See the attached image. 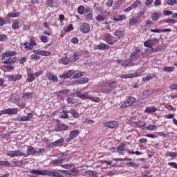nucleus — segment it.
Here are the masks:
<instances>
[{
    "mask_svg": "<svg viewBox=\"0 0 177 177\" xmlns=\"http://www.w3.org/2000/svg\"><path fill=\"white\" fill-rule=\"evenodd\" d=\"M45 151L44 149H39L38 151H35L34 147L29 146L26 149L27 156H41Z\"/></svg>",
    "mask_w": 177,
    "mask_h": 177,
    "instance_id": "f257e3e1",
    "label": "nucleus"
},
{
    "mask_svg": "<svg viewBox=\"0 0 177 177\" xmlns=\"http://www.w3.org/2000/svg\"><path fill=\"white\" fill-rule=\"evenodd\" d=\"M37 39L35 37L30 36L29 37V42H25L24 46L26 50H31L34 46H37Z\"/></svg>",
    "mask_w": 177,
    "mask_h": 177,
    "instance_id": "f03ea898",
    "label": "nucleus"
},
{
    "mask_svg": "<svg viewBox=\"0 0 177 177\" xmlns=\"http://www.w3.org/2000/svg\"><path fill=\"white\" fill-rule=\"evenodd\" d=\"M6 156H8V157H11L12 158H14V157H21L23 156H26V153L20 150H15V151H8Z\"/></svg>",
    "mask_w": 177,
    "mask_h": 177,
    "instance_id": "7ed1b4c3",
    "label": "nucleus"
},
{
    "mask_svg": "<svg viewBox=\"0 0 177 177\" xmlns=\"http://www.w3.org/2000/svg\"><path fill=\"white\" fill-rule=\"evenodd\" d=\"M104 41L109 45H114L117 42V38L111 36L110 34H107L104 36Z\"/></svg>",
    "mask_w": 177,
    "mask_h": 177,
    "instance_id": "20e7f679",
    "label": "nucleus"
},
{
    "mask_svg": "<svg viewBox=\"0 0 177 177\" xmlns=\"http://www.w3.org/2000/svg\"><path fill=\"white\" fill-rule=\"evenodd\" d=\"M59 123L55 126V132H62L63 131H68V126L65 124L60 123V120H57Z\"/></svg>",
    "mask_w": 177,
    "mask_h": 177,
    "instance_id": "39448f33",
    "label": "nucleus"
},
{
    "mask_svg": "<svg viewBox=\"0 0 177 177\" xmlns=\"http://www.w3.org/2000/svg\"><path fill=\"white\" fill-rule=\"evenodd\" d=\"M153 93H154V90L147 89L140 94V97L141 100H144L145 99H147V97H149V96H151Z\"/></svg>",
    "mask_w": 177,
    "mask_h": 177,
    "instance_id": "423d86ee",
    "label": "nucleus"
},
{
    "mask_svg": "<svg viewBox=\"0 0 177 177\" xmlns=\"http://www.w3.org/2000/svg\"><path fill=\"white\" fill-rule=\"evenodd\" d=\"M136 100V99H135V97H129L126 102H124V104L121 105V109H125L127 107H129V106H132L133 103H135Z\"/></svg>",
    "mask_w": 177,
    "mask_h": 177,
    "instance_id": "0eeeda50",
    "label": "nucleus"
},
{
    "mask_svg": "<svg viewBox=\"0 0 177 177\" xmlns=\"http://www.w3.org/2000/svg\"><path fill=\"white\" fill-rule=\"evenodd\" d=\"M80 135V131L79 130H73L70 132L68 138H66V142L68 143L69 142H71V140H73V139H75L77 136Z\"/></svg>",
    "mask_w": 177,
    "mask_h": 177,
    "instance_id": "6e6552de",
    "label": "nucleus"
},
{
    "mask_svg": "<svg viewBox=\"0 0 177 177\" xmlns=\"http://www.w3.org/2000/svg\"><path fill=\"white\" fill-rule=\"evenodd\" d=\"M80 30L83 34H88L91 31V26L86 23H83L80 28Z\"/></svg>",
    "mask_w": 177,
    "mask_h": 177,
    "instance_id": "1a4fd4ad",
    "label": "nucleus"
},
{
    "mask_svg": "<svg viewBox=\"0 0 177 177\" xmlns=\"http://www.w3.org/2000/svg\"><path fill=\"white\" fill-rule=\"evenodd\" d=\"M94 49L95 50H107V49H110V46L104 43H100V44L95 46Z\"/></svg>",
    "mask_w": 177,
    "mask_h": 177,
    "instance_id": "9d476101",
    "label": "nucleus"
},
{
    "mask_svg": "<svg viewBox=\"0 0 177 177\" xmlns=\"http://www.w3.org/2000/svg\"><path fill=\"white\" fill-rule=\"evenodd\" d=\"M19 110L17 109V108H13V109H4L1 111V113H2V114H17Z\"/></svg>",
    "mask_w": 177,
    "mask_h": 177,
    "instance_id": "9b49d317",
    "label": "nucleus"
},
{
    "mask_svg": "<svg viewBox=\"0 0 177 177\" xmlns=\"http://www.w3.org/2000/svg\"><path fill=\"white\" fill-rule=\"evenodd\" d=\"M157 41H158L157 39L153 38L148 41H145L144 42V46H145V48H151V46L157 44Z\"/></svg>",
    "mask_w": 177,
    "mask_h": 177,
    "instance_id": "f8f14e48",
    "label": "nucleus"
},
{
    "mask_svg": "<svg viewBox=\"0 0 177 177\" xmlns=\"http://www.w3.org/2000/svg\"><path fill=\"white\" fill-rule=\"evenodd\" d=\"M104 127H106L107 128H117L118 127V122L117 121H111V122H106L103 124Z\"/></svg>",
    "mask_w": 177,
    "mask_h": 177,
    "instance_id": "ddd939ff",
    "label": "nucleus"
},
{
    "mask_svg": "<svg viewBox=\"0 0 177 177\" xmlns=\"http://www.w3.org/2000/svg\"><path fill=\"white\" fill-rule=\"evenodd\" d=\"M126 146L127 145H125V143L120 144L118 147V153H119V154H121L122 156H124V154H125V152L129 150V149H125Z\"/></svg>",
    "mask_w": 177,
    "mask_h": 177,
    "instance_id": "4468645a",
    "label": "nucleus"
},
{
    "mask_svg": "<svg viewBox=\"0 0 177 177\" xmlns=\"http://www.w3.org/2000/svg\"><path fill=\"white\" fill-rule=\"evenodd\" d=\"M46 176H51V177H63V175H62V174L57 171H49L46 169Z\"/></svg>",
    "mask_w": 177,
    "mask_h": 177,
    "instance_id": "2eb2a0df",
    "label": "nucleus"
},
{
    "mask_svg": "<svg viewBox=\"0 0 177 177\" xmlns=\"http://www.w3.org/2000/svg\"><path fill=\"white\" fill-rule=\"evenodd\" d=\"M141 73L140 72H135L134 73H129V74H127V75H122L120 76V78H124V79H127V78H135V77H139V75H140Z\"/></svg>",
    "mask_w": 177,
    "mask_h": 177,
    "instance_id": "dca6fc26",
    "label": "nucleus"
},
{
    "mask_svg": "<svg viewBox=\"0 0 177 177\" xmlns=\"http://www.w3.org/2000/svg\"><path fill=\"white\" fill-rule=\"evenodd\" d=\"M46 77L49 81H53V82H57L59 81L57 76L55 75L51 72H47Z\"/></svg>",
    "mask_w": 177,
    "mask_h": 177,
    "instance_id": "f3484780",
    "label": "nucleus"
},
{
    "mask_svg": "<svg viewBox=\"0 0 177 177\" xmlns=\"http://www.w3.org/2000/svg\"><path fill=\"white\" fill-rule=\"evenodd\" d=\"M23 78V75L19 74V75H9L8 79L10 81H14L16 82V81H20Z\"/></svg>",
    "mask_w": 177,
    "mask_h": 177,
    "instance_id": "a211bd4d",
    "label": "nucleus"
},
{
    "mask_svg": "<svg viewBox=\"0 0 177 177\" xmlns=\"http://www.w3.org/2000/svg\"><path fill=\"white\" fill-rule=\"evenodd\" d=\"M122 67H131V66H136V63H134L131 59H126L122 63Z\"/></svg>",
    "mask_w": 177,
    "mask_h": 177,
    "instance_id": "6ab92c4d",
    "label": "nucleus"
},
{
    "mask_svg": "<svg viewBox=\"0 0 177 177\" xmlns=\"http://www.w3.org/2000/svg\"><path fill=\"white\" fill-rule=\"evenodd\" d=\"M30 174H32L33 175L46 176V169H43V170L32 169L30 171Z\"/></svg>",
    "mask_w": 177,
    "mask_h": 177,
    "instance_id": "aec40b11",
    "label": "nucleus"
},
{
    "mask_svg": "<svg viewBox=\"0 0 177 177\" xmlns=\"http://www.w3.org/2000/svg\"><path fill=\"white\" fill-rule=\"evenodd\" d=\"M31 118H32V113H28L27 114V116H24V117H21V118H18L17 120L19 121V122H23L24 121H30V120H31Z\"/></svg>",
    "mask_w": 177,
    "mask_h": 177,
    "instance_id": "412c9836",
    "label": "nucleus"
},
{
    "mask_svg": "<svg viewBox=\"0 0 177 177\" xmlns=\"http://www.w3.org/2000/svg\"><path fill=\"white\" fill-rule=\"evenodd\" d=\"M139 52H140V49H136L135 52L131 54V61L135 62V60L139 58Z\"/></svg>",
    "mask_w": 177,
    "mask_h": 177,
    "instance_id": "4be33fe9",
    "label": "nucleus"
},
{
    "mask_svg": "<svg viewBox=\"0 0 177 177\" xmlns=\"http://www.w3.org/2000/svg\"><path fill=\"white\" fill-rule=\"evenodd\" d=\"M106 19L107 16L102 14H98L95 17V20L98 21V23H103L104 21H106Z\"/></svg>",
    "mask_w": 177,
    "mask_h": 177,
    "instance_id": "5701e85b",
    "label": "nucleus"
},
{
    "mask_svg": "<svg viewBox=\"0 0 177 177\" xmlns=\"http://www.w3.org/2000/svg\"><path fill=\"white\" fill-rule=\"evenodd\" d=\"M115 37H117L119 39L121 38H125V33L121 30H117L114 32Z\"/></svg>",
    "mask_w": 177,
    "mask_h": 177,
    "instance_id": "b1692460",
    "label": "nucleus"
},
{
    "mask_svg": "<svg viewBox=\"0 0 177 177\" xmlns=\"http://www.w3.org/2000/svg\"><path fill=\"white\" fill-rule=\"evenodd\" d=\"M85 175L87 176V177H98L99 176L97 175V172L95 171H91V170H87L84 171Z\"/></svg>",
    "mask_w": 177,
    "mask_h": 177,
    "instance_id": "393cba45",
    "label": "nucleus"
},
{
    "mask_svg": "<svg viewBox=\"0 0 177 177\" xmlns=\"http://www.w3.org/2000/svg\"><path fill=\"white\" fill-rule=\"evenodd\" d=\"M17 55L16 51H8L3 53V59H6V57H11V56H15Z\"/></svg>",
    "mask_w": 177,
    "mask_h": 177,
    "instance_id": "a878e982",
    "label": "nucleus"
},
{
    "mask_svg": "<svg viewBox=\"0 0 177 177\" xmlns=\"http://www.w3.org/2000/svg\"><path fill=\"white\" fill-rule=\"evenodd\" d=\"M64 143V138H59L56 141L51 143L52 146H54L55 147L57 146H62Z\"/></svg>",
    "mask_w": 177,
    "mask_h": 177,
    "instance_id": "bb28decb",
    "label": "nucleus"
},
{
    "mask_svg": "<svg viewBox=\"0 0 177 177\" xmlns=\"http://www.w3.org/2000/svg\"><path fill=\"white\" fill-rule=\"evenodd\" d=\"M68 59L70 62H77V60L80 59V53H74L73 55L70 57Z\"/></svg>",
    "mask_w": 177,
    "mask_h": 177,
    "instance_id": "cd10ccee",
    "label": "nucleus"
},
{
    "mask_svg": "<svg viewBox=\"0 0 177 177\" xmlns=\"http://www.w3.org/2000/svg\"><path fill=\"white\" fill-rule=\"evenodd\" d=\"M160 17H161V14L160 12H155L151 16V19L153 21H157Z\"/></svg>",
    "mask_w": 177,
    "mask_h": 177,
    "instance_id": "c85d7f7f",
    "label": "nucleus"
},
{
    "mask_svg": "<svg viewBox=\"0 0 177 177\" xmlns=\"http://www.w3.org/2000/svg\"><path fill=\"white\" fill-rule=\"evenodd\" d=\"M63 162H64V158H58L57 159L53 160L51 161V164H53V165L63 164Z\"/></svg>",
    "mask_w": 177,
    "mask_h": 177,
    "instance_id": "c756f323",
    "label": "nucleus"
},
{
    "mask_svg": "<svg viewBox=\"0 0 177 177\" xmlns=\"http://www.w3.org/2000/svg\"><path fill=\"white\" fill-rule=\"evenodd\" d=\"M3 59L5 64H13L15 62V59H13L12 57H6Z\"/></svg>",
    "mask_w": 177,
    "mask_h": 177,
    "instance_id": "7c9ffc66",
    "label": "nucleus"
},
{
    "mask_svg": "<svg viewBox=\"0 0 177 177\" xmlns=\"http://www.w3.org/2000/svg\"><path fill=\"white\" fill-rule=\"evenodd\" d=\"M68 113L73 115V118H78V117H80V114L78 113H77V111H75V110H74V109H70Z\"/></svg>",
    "mask_w": 177,
    "mask_h": 177,
    "instance_id": "2f4dec72",
    "label": "nucleus"
},
{
    "mask_svg": "<svg viewBox=\"0 0 177 177\" xmlns=\"http://www.w3.org/2000/svg\"><path fill=\"white\" fill-rule=\"evenodd\" d=\"M88 81H89V80L87 77H82L77 81V84H79V85H82V84H86Z\"/></svg>",
    "mask_w": 177,
    "mask_h": 177,
    "instance_id": "473e14b6",
    "label": "nucleus"
},
{
    "mask_svg": "<svg viewBox=\"0 0 177 177\" xmlns=\"http://www.w3.org/2000/svg\"><path fill=\"white\" fill-rule=\"evenodd\" d=\"M126 19L127 17H125L124 15H118L113 17L114 21H120L121 20H125Z\"/></svg>",
    "mask_w": 177,
    "mask_h": 177,
    "instance_id": "72a5a7b5",
    "label": "nucleus"
},
{
    "mask_svg": "<svg viewBox=\"0 0 177 177\" xmlns=\"http://www.w3.org/2000/svg\"><path fill=\"white\" fill-rule=\"evenodd\" d=\"M145 113H156L157 111V108L156 107H147L145 109Z\"/></svg>",
    "mask_w": 177,
    "mask_h": 177,
    "instance_id": "f704fd0d",
    "label": "nucleus"
},
{
    "mask_svg": "<svg viewBox=\"0 0 177 177\" xmlns=\"http://www.w3.org/2000/svg\"><path fill=\"white\" fill-rule=\"evenodd\" d=\"M34 80H35V77L34 76V75L32 73H28V77L26 79V81L28 82H32Z\"/></svg>",
    "mask_w": 177,
    "mask_h": 177,
    "instance_id": "c9c22d12",
    "label": "nucleus"
},
{
    "mask_svg": "<svg viewBox=\"0 0 177 177\" xmlns=\"http://www.w3.org/2000/svg\"><path fill=\"white\" fill-rule=\"evenodd\" d=\"M60 62L64 66H66V64H68V63H70L69 58L64 57L60 59Z\"/></svg>",
    "mask_w": 177,
    "mask_h": 177,
    "instance_id": "e433bc0d",
    "label": "nucleus"
},
{
    "mask_svg": "<svg viewBox=\"0 0 177 177\" xmlns=\"http://www.w3.org/2000/svg\"><path fill=\"white\" fill-rule=\"evenodd\" d=\"M88 100L93 102L94 103H99L100 102V98L99 97H92L90 96Z\"/></svg>",
    "mask_w": 177,
    "mask_h": 177,
    "instance_id": "4c0bfd02",
    "label": "nucleus"
},
{
    "mask_svg": "<svg viewBox=\"0 0 177 177\" xmlns=\"http://www.w3.org/2000/svg\"><path fill=\"white\" fill-rule=\"evenodd\" d=\"M19 16H20V12H10L6 16V17L13 18L19 17Z\"/></svg>",
    "mask_w": 177,
    "mask_h": 177,
    "instance_id": "58836bf2",
    "label": "nucleus"
},
{
    "mask_svg": "<svg viewBox=\"0 0 177 177\" xmlns=\"http://www.w3.org/2000/svg\"><path fill=\"white\" fill-rule=\"evenodd\" d=\"M68 112H66V111H63L62 113L59 116V118H62V120H67L68 118Z\"/></svg>",
    "mask_w": 177,
    "mask_h": 177,
    "instance_id": "ea45409f",
    "label": "nucleus"
},
{
    "mask_svg": "<svg viewBox=\"0 0 177 177\" xmlns=\"http://www.w3.org/2000/svg\"><path fill=\"white\" fill-rule=\"evenodd\" d=\"M40 41L41 42H43V44H48V42H49L48 36H45V35L41 36Z\"/></svg>",
    "mask_w": 177,
    "mask_h": 177,
    "instance_id": "a19ab883",
    "label": "nucleus"
},
{
    "mask_svg": "<svg viewBox=\"0 0 177 177\" xmlns=\"http://www.w3.org/2000/svg\"><path fill=\"white\" fill-rule=\"evenodd\" d=\"M89 97H90V96H89V94L88 93V92H84L80 95V99H82V100H84L85 99L89 100Z\"/></svg>",
    "mask_w": 177,
    "mask_h": 177,
    "instance_id": "79ce46f5",
    "label": "nucleus"
},
{
    "mask_svg": "<svg viewBox=\"0 0 177 177\" xmlns=\"http://www.w3.org/2000/svg\"><path fill=\"white\" fill-rule=\"evenodd\" d=\"M77 12L80 15H84V13H85V8L84 6H79Z\"/></svg>",
    "mask_w": 177,
    "mask_h": 177,
    "instance_id": "37998d69",
    "label": "nucleus"
},
{
    "mask_svg": "<svg viewBox=\"0 0 177 177\" xmlns=\"http://www.w3.org/2000/svg\"><path fill=\"white\" fill-rule=\"evenodd\" d=\"M23 97L24 99H32V93H26L23 95Z\"/></svg>",
    "mask_w": 177,
    "mask_h": 177,
    "instance_id": "c03bdc74",
    "label": "nucleus"
},
{
    "mask_svg": "<svg viewBox=\"0 0 177 177\" xmlns=\"http://www.w3.org/2000/svg\"><path fill=\"white\" fill-rule=\"evenodd\" d=\"M80 171L76 168H72L70 171L68 172V175H71V174H75V175L78 174Z\"/></svg>",
    "mask_w": 177,
    "mask_h": 177,
    "instance_id": "a18cd8bd",
    "label": "nucleus"
},
{
    "mask_svg": "<svg viewBox=\"0 0 177 177\" xmlns=\"http://www.w3.org/2000/svg\"><path fill=\"white\" fill-rule=\"evenodd\" d=\"M154 78V75H148L147 77H142V81H150V80H153Z\"/></svg>",
    "mask_w": 177,
    "mask_h": 177,
    "instance_id": "49530a36",
    "label": "nucleus"
},
{
    "mask_svg": "<svg viewBox=\"0 0 177 177\" xmlns=\"http://www.w3.org/2000/svg\"><path fill=\"white\" fill-rule=\"evenodd\" d=\"M175 70V68L173 66H169V67H165L163 68V71H165L166 73H171Z\"/></svg>",
    "mask_w": 177,
    "mask_h": 177,
    "instance_id": "de8ad7c7",
    "label": "nucleus"
},
{
    "mask_svg": "<svg viewBox=\"0 0 177 177\" xmlns=\"http://www.w3.org/2000/svg\"><path fill=\"white\" fill-rule=\"evenodd\" d=\"M142 6V3L139 1H136L132 5V8H140Z\"/></svg>",
    "mask_w": 177,
    "mask_h": 177,
    "instance_id": "09e8293b",
    "label": "nucleus"
},
{
    "mask_svg": "<svg viewBox=\"0 0 177 177\" xmlns=\"http://www.w3.org/2000/svg\"><path fill=\"white\" fill-rule=\"evenodd\" d=\"M167 5L169 6H174V5H176L177 3V0H168L167 1Z\"/></svg>",
    "mask_w": 177,
    "mask_h": 177,
    "instance_id": "8fccbe9b",
    "label": "nucleus"
},
{
    "mask_svg": "<svg viewBox=\"0 0 177 177\" xmlns=\"http://www.w3.org/2000/svg\"><path fill=\"white\" fill-rule=\"evenodd\" d=\"M157 128V126L154 124H150L146 127L147 131H154Z\"/></svg>",
    "mask_w": 177,
    "mask_h": 177,
    "instance_id": "3c124183",
    "label": "nucleus"
},
{
    "mask_svg": "<svg viewBox=\"0 0 177 177\" xmlns=\"http://www.w3.org/2000/svg\"><path fill=\"white\" fill-rule=\"evenodd\" d=\"M40 56H50V52L40 50Z\"/></svg>",
    "mask_w": 177,
    "mask_h": 177,
    "instance_id": "603ef678",
    "label": "nucleus"
},
{
    "mask_svg": "<svg viewBox=\"0 0 177 177\" xmlns=\"http://www.w3.org/2000/svg\"><path fill=\"white\" fill-rule=\"evenodd\" d=\"M0 165L4 166V167H10V162H8L7 160H2L0 161Z\"/></svg>",
    "mask_w": 177,
    "mask_h": 177,
    "instance_id": "864d4df0",
    "label": "nucleus"
},
{
    "mask_svg": "<svg viewBox=\"0 0 177 177\" xmlns=\"http://www.w3.org/2000/svg\"><path fill=\"white\" fill-rule=\"evenodd\" d=\"M60 78H70L71 77V75L70 73H68V72H64L62 75H61L60 76Z\"/></svg>",
    "mask_w": 177,
    "mask_h": 177,
    "instance_id": "5fc2aeb1",
    "label": "nucleus"
},
{
    "mask_svg": "<svg viewBox=\"0 0 177 177\" xmlns=\"http://www.w3.org/2000/svg\"><path fill=\"white\" fill-rule=\"evenodd\" d=\"M109 88H111L112 89L117 88V82L115 81L111 82L109 83Z\"/></svg>",
    "mask_w": 177,
    "mask_h": 177,
    "instance_id": "6e6d98bb",
    "label": "nucleus"
},
{
    "mask_svg": "<svg viewBox=\"0 0 177 177\" xmlns=\"http://www.w3.org/2000/svg\"><path fill=\"white\" fill-rule=\"evenodd\" d=\"M4 67H6V68H7L8 70H13V68H15L13 64H6V65H4Z\"/></svg>",
    "mask_w": 177,
    "mask_h": 177,
    "instance_id": "4d7b16f0",
    "label": "nucleus"
},
{
    "mask_svg": "<svg viewBox=\"0 0 177 177\" xmlns=\"http://www.w3.org/2000/svg\"><path fill=\"white\" fill-rule=\"evenodd\" d=\"M138 18H136V17H132L129 20L130 24H136V23H138Z\"/></svg>",
    "mask_w": 177,
    "mask_h": 177,
    "instance_id": "13d9d810",
    "label": "nucleus"
},
{
    "mask_svg": "<svg viewBox=\"0 0 177 177\" xmlns=\"http://www.w3.org/2000/svg\"><path fill=\"white\" fill-rule=\"evenodd\" d=\"M165 23H170L171 24H175L176 23H177L176 20L172 19H165Z\"/></svg>",
    "mask_w": 177,
    "mask_h": 177,
    "instance_id": "bf43d9fd",
    "label": "nucleus"
},
{
    "mask_svg": "<svg viewBox=\"0 0 177 177\" xmlns=\"http://www.w3.org/2000/svg\"><path fill=\"white\" fill-rule=\"evenodd\" d=\"M46 5L49 8H53V0H46Z\"/></svg>",
    "mask_w": 177,
    "mask_h": 177,
    "instance_id": "052dcab7",
    "label": "nucleus"
},
{
    "mask_svg": "<svg viewBox=\"0 0 177 177\" xmlns=\"http://www.w3.org/2000/svg\"><path fill=\"white\" fill-rule=\"evenodd\" d=\"M127 165H129V167H131V168H138V167H139L138 163L134 162H127Z\"/></svg>",
    "mask_w": 177,
    "mask_h": 177,
    "instance_id": "680f3d73",
    "label": "nucleus"
},
{
    "mask_svg": "<svg viewBox=\"0 0 177 177\" xmlns=\"http://www.w3.org/2000/svg\"><path fill=\"white\" fill-rule=\"evenodd\" d=\"M74 30V26H73V24H69L67 26V28L66 29V32H70V31H73Z\"/></svg>",
    "mask_w": 177,
    "mask_h": 177,
    "instance_id": "e2e57ef3",
    "label": "nucleus"
},
{
    "mask_svg": "<svg viewBox=\"0 0 177 177\" xmlns=\"http://www.w3.org/2000/svg\"><path fill=\"white\" fill-rule=\"evenodd\" d=\"M137 125L140 127V128H145V127H146V123L142 121H139L138 122Z\"/></svg>",
    "mask_w": 177,
    "mask_h": 177,
    "instance_id": "0e129e2a",
    "label": "nucleus"
},
{
    "mask_svg": "<svg viewBox=\"0 0 177 177\" xmlns=\"http://www.w3.org/2000/svg\"><path fill=\"white\" fill-rule=\"evenodd\" d=\"M6 39H7V37L6 35L4 34L0 35V42H3L6 41Z\"/></svg>",
    "mask_w": 177,
    "mask_h": 177,
    "instance_id": "69168bd1",
    "label": "nucleus"
},
{
    "mask_svg": "<svg viewBox=\"0 0 177 177\" xmlns=\"http://www.w3.org/2000/svg\"><path fill=\"white\" fill-rule=\"evenodd\" d=\"M168 165H169L170 167H172V168H175V169H177V163L175 162H169Z\"/></svg>",
    "mask_w": 177,
    "mask_h": 177,
    "instance_id": "338daca9",
    "label": "nucleus"
},
{
    "mask_svg": "<svg viewBox=\"0 0 177 177\" xmlns=\"http://www.w3.org/2000/svg\"><path fill=\"white\" fill-rule=\"evenodd\" d=\"M12 27V28H14V30H17V28H19V22L18 21L13 22Z\"/></svg>",
    "mask_w": 177,
    "mask_h": 177,
    "instance_id": "774afa93",
    "label": "nucleus"
}]
</instances>
